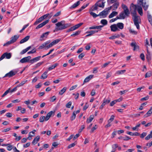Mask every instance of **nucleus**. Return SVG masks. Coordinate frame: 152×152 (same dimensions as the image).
Segmentation results:
<instances>
[{"label":"nucleus","mask_w":152,"mask_h":152,"mask_svg":"<svg viewBox=\"0 0 152 152\" xmlns=\"http://www.w3.org/2000/svg\"><path fill=\"white\" fill-rule=\"evenodd\" d=\"M138 6L134 5L133 3L131 4L130 6V11L132 16L133 17V21L134 25L136 26L138 29H140V26L139 24V18L137 15L136 10L138 8Z\"/></svg>","instance_id":"1"},{"label":"nucleus","mask_w":152,"mask_h":152,"mask_svg":"<svg viewBox=\"0 0 152 152\" xmlns=\"http://www.w3.org/2000/svg\"><path fill=\"white\" fill-rule=\"evenodd\" d=\"M56 29L57 30H62L71 26L70 23L64 24V21H61L56 24Z\"/></svg>","instance_id":"2"},{"label":"nucleus","mask_w":152,"mask_h":152,"mask_svg":"<svg viewBox=\"0 0 152 152\" xmlns=\"http://www.w3.org/2000/svg\"><path fill=\"white\" fill-rule=\"evenodd\" d=\"M110 10H108V8L105 9L102 12H100L99 14V16H102V18H104L106 17L108 14V11Z\"/></svg>","instance_id":"3"},{"label":"nucleus","mask_w":152,"mask_h":152,"mask_svg":"<svg viewBox=\"0 0 152 152\" xmlns=\"http://www.w3.org/2000/svg\"><path fill=\"white\" fill-rule=\"evenodd\" d=\"M11 57V54L10 53H7V52L4 53L0 58V61L6 57L7 59H10Z\"/></svg>","instance_id":"4"},{"label":"nucleus","mask_w":152,"mask_h":152,"mask_svg":"<svg viewBox=\"0 0 152 152\" xmlns=\"http://www.w3.org/2000/svg\"><path fill=\"white\" fill-rule=\"evenodd\" d=\"M119 5V3L118 2H116L112 6L108 7V10H110L111 9H112L113 10H115L117 9Z\"/></svg>","instance_id":"5"},{"label":"nucleus","mask_w":152,"mask_h":152,"mask_svg":"<svg viewBox=\"0 0 152 152\" xmlns=\"http://www.w3.org/2000/svg\"><path fill=\"white\" fill-rule=\"evenodd\" d=\"M31 58V57L30 56H28L27 57H25L21 59L20 60V62L22 63L27 62H29V61Z\"/></svg>","instance_id":"6"},{"label":"nucleus","mask_w":152,"mask_h":152,"mask_svg":"<svg viewBox=\"0 0 152 152\" xmlns=\"http://www.w3.org/2000/svg\"><path fill=\"white\" fill-rule=\"evenodd\" d=\"M49 33L50 32L48 31L43 33L40 37L39 39L41 41H42L45 40V39H46L47 38Z\"/></svg>","instance_id":"7"},{"label":"nucleus","mask_w":152,"mask_h":152,"mask_svg":"<svg viewBox=\"0 0 152 152\" xmlns=\"http://www.w3.org/2000/svg\"><path fill=\"white\" fill-rule=\"evenodd\" d=\"M16 73V72H14L13 70H11L9 73L6 74L4 77H11L14 76Z\"/></svg>","instance_id":"8"},{"label":"nucleus","mask_w":152,"mask_h":152,"mask_svg":"<svg viewBox=\"0 0 152 152\" xmlns=\"http://www.w3.org/2000/svg\"><path fill=\"white\" fill-rule=\"evenodd\" d=\"M130 45L132 47H133V50H138L139 49V46L135 42H132L131 44Z\"/></svg>","instance_id":"9"},{"label":"nucleus","mask_w":152,"mask_h":152,"mask_svg":"<svg viewBox=\"0 0 152 152\" xmlns=\"http://www.w3.org/2000/svg\"><path fill=\"white\" fill-rule=\"evenodd\" d=\"M49 21V20H47L45 21H44L42 23L38 25L36 27V29H38L40 28H41L47 24Z\"/></svg>","instance_id":"10"},{"label":"nucleus","mask_w":152,"mask_h":152,"mask_svg":"<svg viewBox=\"0 0 152 152\" xmlns=\"http://www.w3.org/2000/svg\"><path fill=\"white\" fill-rule=\"evenodd\" d=\"M103 27V26H92L90 27L89 28V29H99V30H101L102 29V28Z\"/></svg>","instance_id":"11"},{"label":"nucleus","mask_w":152,"mask_h":152,"mask_svg":"<svg viewBox=\"0 0 152 152\" xmlns=\"http://www.w3.org/2000/svg\"><path fill=\"white\" fill-rule=\"evenodd\" d=\"M111 30L112 31L115 32L117 31H119L116 24H114L110 26Z\"/></svg>","instance_id":"12"},{"label":"nucleus","mask_w":152,"mask_h":152,"mask_svg":"<svg viewBox=\"0 0 152 152\" xmlns=\"http://www.w3.org/2000/svg\"><path fill=\"white\" fill-rule=\"evenodd\" d=\"M41 57V56H39L32 58V59L30 60L29 62L31 63V64H32L34 62L39 60Z\"/></svg>","instance_id":"13"},{"label":"nucleus","mask_w":152,"mask_h":152,"mask_svg":"<svg viewBox=\"0 0 152 152\" xmlns=\"http://www.w3.org/2000/svg\"><path fill=\"white\" fill-rule=\"evenodd\" d=\"M94 77V75H90L87 77L85 78L83 81V84L86 83L88 82L91 78Z\"/></svg>","instance_id":"14"},{"label":"nucleus","mask_w":152,"mask_h":152,"mask_svg":"<svg viewBox=\"0 0 152 152\" xmlns=\"http://www.w3.org/2000/svg\"><path fill=\"white\" fill-rule=\"evenodd\" d=\"M19 37V36L18 35H14L11 37V41L13 43L16 41Z\"/></svg>","instance_id":"15"},{"label":"nucleus","mask_w":152,"mask_h":152,"mask_svg":"<svg viewBox=\"0 0 152 152\" xmlns=\"http://www.w3.org/2000/svg\"><path fill=\"white\" fill-rule=\"evenodd\" d=\"M29 36H26L25 38L22 39L20 42V44L23 43L26 41H27L30 38Z\"/></svg>","instance_id":"16"},{"label":"nucleus","mask_w":152,"mask_h":152,"mask_svg":"<svg viewBox=\"0 0 152 152\" xmlns=\"http://www.w3.org/2000/svg\"><path fill=\"white\" fill-rule=\"evenodd\" d=\"M80 1H77L76 3H75L74 4H73L72 6H71L70 7V9H73L77 7L79 4H80Z\"/></svg>","instance_id":"17"},{"label":"nucleus","mask_w":152,"mask_h":152,"mask_svg":"<svg viewBox=\"0 0 152 152\" xmlns=\"http://www.w3.org/2000/svg\"><path fill=\"white\" fill-rule=\"evenodd\" d=\"M48 71H46L41 75L40 78L41 79H44L48 77L47 73Z\"/></svg>","instance_id":"18"},{"label":"nucleus","mask_w":152,"mask_h":152,"mask_svg":"<svg viewBox=\"0 0 152 152\" xmlns=\"http://www.w3.org/2000/svg\"><path fill=\"white\" fill-rule=\"evenodd\" d=\"M98 5H97V3H96L95 4L93 5L92 7L90 9L89 11L90 12V11H93L95 10H96L98 9Z\"/></svg>","instance_id":"19"},{"label":"nucleus","mask_w":152,"mask_h":152,"mask_svg":"<svg viewBox=\"0 0 152 152\" xmlns=\"http://www.w3.org/2000/svg\"><path fill=\"white\" fill-rule=\"evenodd\" d=\"M40 139V137L39 136H37L34 138L32 142V143L34 145H35L37 142L39 141Z\"/></svg>","instance_id":"20"},{"label":"nucleus","mask_w":152,"mask_h":152,"mask_svg":"<svg viewBox=\"0 0 152 152\" xmlns=\"http://www.w3.org/2000/svg\"><path fill=\"white\" fill-rule=\"evenodd\" d=\"M138 8L137 9V11L138 13L142 16L143 15L142 9V7L140 6H138Z\"/></svg>","instance_id":"21"},{"label":"nucleus","mask_w":152,"mask_h":152,"mask_svg":"<svg viewBox=\"0 0 152 152\" xmlns=\"http://www.w3.org/2000/svg\"><path fill=\"white\" fill-rule=\"evenodd\" d=\"M147 16L148 21L151 24L152 26V16L149 14L148 11L147 12Z\"/></svg>","instance_id":"22"},{"label":"nucleus","mask_w":152,"mask_h":152,"mask_svg":"<svg viewBox=\"0 0 152 152\" xmlns=\"http://www.w3.org/2000/svg\"><path fill=\"white\" fill-rule=\"evenodd\" d=\"M152 113V107H151L150 109L147 112V113L144 115V116L145 117H147L150 116Z\"/></svg>","instance_id":"23"},{"label":"nucleus","mask_w":152,"mask_h":152,"mask_svg":"<svg viewBox=\"0 0 152 152\" xmlns=\"http://www.w3.org/2000/svg\"><path fill=\"white\" fill-rule=\"evenodd\" d=\"M117 28L121 29H122L124 27V24L122 23H118L116 24Z\"/></svg>","instance_id":"24"},{"label":"nucleus","mask_w":152,"mask_h":152,"mask_svg":"<svg viewBox=\"0 0 152 152\" xmlns=\"http://www.w3.org/2000/svg\"><path fill=\"white\" fill-rule=\"evenodd\" d=\"M94 118V115H91L90 116L89 118H88L87 119L86 122L87 123H89L91 122L92 120Z\"/></svg>","instance_id":"25"},{"label":"nucleus","mask_w":152,"mask_h":152,"mask_svg":"<svg viewBox=\"0 0 152 152\" xmlns=\"http://www.w3.org/2000/svg\"><path fill=\"white\" fill-rule=\"evenodd\" d=\"M118 13L115 11L113 12L109 16V18H113L114 16L117 15Z\"/></svg>","instance_id":"26"},{"label":"nucleus","mask_w":152,"mask_h":152,"mask_svg":"<svg viewBox=\"0 0 152 152\" xmlns=\"http://www.w3.org/2000/svg\"><path fill=\"white\" fill-rule=\"evenodd\" d=\"M120 37V35L119 34H115V35H113L110 37L109 39H113L115 38H118Z\"/></svg>","instance_id":"27"},{"label":"nucleus","mask_w":152,"mask_h":152,"mask_svg":"<svg viewBox=\"0 0 152 152\" xmlns=\"http://www.w3.org/2000/svg\"><path fill=\"white\" fill-rule=\"evenodd\" d=\"M43 20L42 19V18L41 17L40 18H39L34 23V25H37L38 24V23L41 22Z\"/></svg>","instance_id":"28"},{"label":"nucleus","mask_w":152,"mask_h":152,"mask_svg":"<svg viewBox=\"0 0 152 152\" xmlns=\"http://www.w3.org/2000/svg\"><path fill=\"white\" fill-rule=\"evenodd\" d=\"M143 7L144 10L146 11L147 10L148 7V5L147 4L146 2H144L142 5Z\"/></svg>","instance_id":"29"},{"label":"nucleus","mask_w":152,"mask_h":152,"mask_svg":"<svg viewBox=\"0 0 152 152\" xmlns=\"http://www.w3.org/2000/svg\"><path fill=\"white\" fill-rule=\"evenodd\" d=\"M66 88L64 87L59 92L60 95H62L66 91Z\"/></svg>","instance_id":"30"},{"label":"nucleus","mask_w":152,"mask_h":152,"mask_svg":"<svg viewBox=\"0 0 152 152\" xmlns=\"http://www.w3.org/2000/svg\"><path fill=\"white\" fill-rule=\"evenodd\" d=\"M123 12H124L126 16L127 17L129 16L130 12L128 8L124 9Z\"/></svg>","instance_id":"31"},{"label":"nucleus","mask_w":152,"mask_h":152,"mask_svg":"<svg viewBox=\"0 0 152 152\" xmlns=\"http://www.w3.org/2000/svg\"><path fill=\"white\" fill-rule=\"evenodd\" d=\"M61 41L60 39H58L55 40H54L51 43L53 44V46L56 45V44L58 43Z\"/></svg>","instance_id":"32"},{"label":"nucleus","mask_w":152,"mask_h":152,"mask_svg":"<svg viewBox=\"0 0 152 152\" xmlns=\"http://www.w3.org/2000/svg\"><path fill=\"white\" fill-rule=\"evenodd\" d=\"M83 24V23H80L72 26L74 30L77 29Z\"/></svg>","instance_id":"33"},{"label":"nucleus","mask_w":152,"mask_h":152,"mask_svg":"<svg viewBox=\"0 0 152 152\" xmlns=\"http://www.w3.org/2000/svg\"><path fill=\"white\" fill-rule=\"evenodd\" d=\"M58 65V64L57 63H56L54 65H53L49 67L48 68V70L49 71H50L53 69L54 68H55L56 66H57Z\"/></svg>","instance_id":"34"},{"label":"nucleus","mask_w":152,"mask_h":152,"mask_svg":"<svg viewBox=\"0 0 152 152\" xmlns=\"http://www.w3.org/2000/svg\"><path fill=\"white\" fill-rule=\"evenodd\" d=\"M152 138V130L150 132V134L147 136L145 138L146 140H148Z\"/></svg>","instance_id":"35"},{"label":"nucleus","mask_w":152,"mask_h":152,"mask_svg":"<svg viewBox=\"0 0 152 152\" xmlns=\"http://www.w3.org/2000/svg\"><path fill=\"white\" fill-rule=\"evenodd\" d=\"M99 2L100 1H98L96 2V3H97V5H98V6L100 7L104 8V7L105 2L103 1L102 2V4H101L99 3Z\"/></svg>","instance_id":"36"},{"label":"nucleus","mask_w":152,"mask_h":152,"mask_svg":"<svg viewBox=\"0 0 152 152\" xmlns=\"http://www.w3.org/2000/svg\"><path fill=\"white\" fill-rule=\"evenodd\" d=\"M119 16L121 18V19H124L126 16L123 12H121L120 13Z\"/></svg>","instance_id":"37"},{"label":"nucleus","mask_w":152,"mask_h":152,"mask_svg":"<svg viewBox=\"0 0 152 152\" xmlns=\"http://www.w3.org/2000/svg\"><path fill=\"white\" fill-rule=\"evenodd\" d=\"M86 33H88V34L86 36V37H89L91 36L92 34H94V32L93 31H91L86 32Z\"/></svg>","instance_id":"38"},{"label":"nucleus","mask_w":152,"mask_h":152,"mask_svg":"<svg viewBox=\"0 0 152 152\" xmlns=\"http://www.w3.org/2000/svg\"><path fill=\"white\" fill-rule=\"evenodd\" d=\"M126 71L125 70H121L118 71L116 72V74L118 75L122 74L125 72Z\"/></svg>","instance_id":"39"},{"label":"nucleus","mask_w":152,"mask_h":152,"mask_svg":"<svg viewBox=\"0 0 152 152\" xmlns=\"http://www.w3.org/2000/svg\"><path fill=\"white\" fill-rule=\"evenodd\" d=\"M76 114L75 113V112H74L73 113L72 116L70 118V120L71 121H73L74 120L76 117Z\"/></svg>","instance_id":"40"},{"label":"nucleus","mask_w":152,"mask_h":152,"mask_svg":"<svg viewBox=\"0 0 152 152\" xmlns=\"http://www.w3.org/2000/svg\"><path fill=\"white\" fill-rule=\"evenodd\" d=\"M151 71H149L146 73L145 75V78L149 77L151 76Z\"/></svg>","instance_id":"41"},{"label":"nucleus","mask_w":152,"mask_h":152,"mask_svg":"<svg viewBox=\"0 0 152 152\" xmlns=\"http://www.w3.org/2000/svg\"><path fill=\"white\" fill-rule=\"evenodd\" d=\"M80 33V31H76L74 34H73L71 35V36L75 37L78 34Z\"/></svg>","instance_id":"42"},{"label":"nucleus","mask_w":152,"mask_h":152,"mask_svg":"<svg viewBox=\"0 0 152 152\" xmlns=\"http://www.w3.org/2000/svg\"><path fill=\"white\" fill-rule=\"evenodd\" d=\"M103 25H106L107 23V20L105 19H102L100 22Z\"/></svg>","instance_id":"43"},{"label":"nucleus","mask_w":152,"mask_h":152,"mask_svg":"<svg viewBox=\"0 0 152 152\" xmlns=\"http://www.w3.org/2000/svg\"><path fill=\"white\" fill-rule=\"evenodd\" d=\"M27 80L23 81L19 85H17V87H20L21 86H23L27 82Z\"/></svg>","instance_id":"44"},{"label":"nucleus","mask_w":152,"mask_h":152,"mask_svg":"<svg viewBox=\"0 0 152 152\" xmlns=\"http://www.w3.org/2000/svg\"><path fill=\"white\" fill-rule=\"evenodd\" d=\"M117 0H107V3L109 5L116 2Z\"/></svg>","instance_id":"45"},{"label":"nucleus","mask_w":152,"mask_h":152,"mask_svg":"<svg viewBox=\"0 0 152 152\" xmlns=\"http://www.w3.org/2000/svg\"><path fill=\"white\" fill-rule=\"evenodd\" d=\"M10 88H9L2 95L1 97H3L4 96H6L9 92H10Z\"/></svg>","instance_id":"46"},{"label":"nucleus","mask_w":152,"mask_h":152,"mask_svg":"<svg viewBox=\"0 0 152 152\" xmlns=\"http://www.w3.org/2000/svg\"><path fill=\"white\" fill-rule=\"evenodd\" d=\"M90 14L91 15H92L94 18H96V17L99 16V15H96L95 13L92 12H90Z\"/></svg>","instance_id":"47"},{"label":"nucleus","mask_w":152,"mask_h":152,"mask_svg":"<svg viewBox=\"0 0 152 152\" xmlns=\"http://www.w3.org/2000/svg\"><path fill=\"white\" fill-rule=\"evenodd\" d=\"M53 46V44L51 43H50L49 45H46L45 47V50H47L50 48L52 47Z\"/></svg>","instance_id":"48"},{"label":"nucleus","mask_w":152,"mask_h":152,"mask_svg":"<svg viewBox=\"0 0 152 152\" xmlns=\"http://www.w3.org/2000/svg\"><path fill=\"white\" fill-rule=\"evenodd\" d=\"M105 102L104 104H108L110 102V99H106L105 98L104 99L103 102Z\"/></svg>","instance_id":"49"},{"label":"nucleus","mask_w":152,"mask_h":152,"mask_svg":"<svg viewBox=\"0 0 152 152\" xmlns=\"http://www.w3.org/2000/svg\"><path fill=\"white\" fill-rule=\"evenodd\" d=\"M72 103L71 102H69L66 105V108H70L72 105Z\"/></svg>","instance_id":"50"},{"label":"nucleus","mask_w":152,"mask_h":152,"mask_svg":"<svg viewBox=\"0 0 152 152\" xmlns=\"http://www.w3.org/2000/svg\"><path fill=\"white\" fill-rule=\"evenodd\" d=\"M14 147L13 145H8L7 147V149L8 151H11L12 149Z\"/></svg>","instance_id":"51"},{"label":"nucleus","mask_w":152,"mask_h":152,"mask_svg":"<svg viewBox=\"0 0 152 152\" xmlns=\"http://www.w3.org/2000/svg\"><path fill=\"white\" fill-rule=\"evenodd\" d=\"M36 50L35 48L33 49L32 50L28 52L27 53V54H30L31 53H34L36 52Z\"/></svg>","instance_id":"52"},{"label":"nucleus","mask_w":152,"mask_h":152,"mask_svg":"<svg viewBox=\"0 0 152 152\" xmlns=\"http://www.w3.org/2000/svg\"><path fill=\"white\" fill-rule=\"evenodd\" d=\"M85 55V53H82L79 55L78 58L80 59H81Z\"/></svg>","instance_id":"53"},{"label":"nucleus","mask_w":152,"mask_h":152,"mask_svg":"<svg viewBox=\"0 0 152 152\" xmlns=\"http://www.w3.org/2000/svg\"><path fill=\"white\" fill-rule=\"evenodd\" d=\"M12 44V42L11 41V40H10L9 41L7 42L6 43H5L4 45L3 46H7L8 45Z\"/></svg>","instance_id":"54"},{"label":"nucleus","mask_w":152,"mask_h":152,"mask_svg":"<svg viewBox=\"0 0 152 152\" xmlns=\"http://www.w3.org/2000/svg\"><path fill=\"white\" fill-rule=\"evenodd\" d=\"M129 32L130 33H132L136 35V34H137V32H136V31H134L132 29H129Z\"/></svg>","instance_id":"55"},{"label":"nucleus","mask_w":152,"mask_h":152,"mask_svg":"<svg viewBox=\"0 0 152 152\" xmlns=\"http://www.w3.org/2000/svg\"><path fill=\"white\" fill-rule=\"evenodd\" d=\"M115 116L114 115H112L110 117V118L107 121V122H111L114 119Z\"/></svg>","instance_id":"56"},{"label":"nucleus","mask_w":152,"mask_h":152,"mask_svg":"<svg viewBox=\"0 0 152 152\" xmlns=\"http://www.w3.org/2000/svg\"><path fill=\"white\" fill-rule=\"evenodd\" d=\"M131 138L129 136H125V137H124L123 140L125 141H127L129 140Z\"/></svg>","instance_id":"57"},{"label":"nucleus","mask_w":152,"mask_h":152,"mask_svg":"<svg viewBox=\"0 0 152 152\" xmlns=\"http://www.w3.org/2000/svg\"><path fill=\"white\" fill-rule=\"evenodd\" d=\"M97 126L96 125H95V126L92 128L91 132H93L97 128Z\"/></svg>","instance_id":"58"},{"label":"nucleus","mask_w":152,"mask_h":152,"mask_svg":"<svg viewBox=\"0 0 152 152\" xmlns=\"http://www.w3.org/2000/svg\"><path fill=\"white\" fill-rule=\"evenodd\" d=\"M44 119H45V117L44 116H42L39 118V121L40 122H42L44 121Z\"/></svg>","instance_id":"59"},{"label":"nucleus","mask_w":152,"mask_h":152,"mask_svg":"<svg viewBox=\"0 0 152 152\" xmlns=\"http://www.w3.org/2000/svg\"><path fill=\"white\" fill-rule=\"evenodd\" d=\"M44 63V62L43 61H42L41 62H39L38 63H37L36 65H35V67L37 68L39 66H40V65H41L42 64Z\"/></svg>","instance_id":"60"},{"label":"nucleus","mask_w":152,"mask_h":152,"mask_svg":"<svg viewBox=\"0 0 152 152\" xmlns=\"http://www.w3.org/2000/svg\"><path fill=\"white\" fill-rule=\"evenodd\" d=\"M147 135V133L146 132H143L140 135V137L141 138H143Z\"/></svg>","instance_id":"61"},{"label":"nucleus","mask_w":152,"mask_h":152,"mask_svg":"<svg viewBox=\"0 0 152 152\" xmlns=\"http://www.w3.org/2000/svg\"><path fill=\"white\" fill-rule=\"evenodd\" d=\"M76 144L75 143H72L71 144H70V145H69L68 147H67V148L68 149H69V148H71L72 147H74L75 145Z\"/></svg>","instance_id":"62"},{"label":"nucleus","mask_w":152,"mask_h":152,"mask_svg":"<svg viewBox=\"0 0 152 152\" xmlns=\"http://www.w3.org/2000/svg\"><path fill=\"white\" fill-rule=\"evenodd\" d=\"M77 86V85H76L74 86H73L71 87H70V88L69 89L70 91H72L73 90L75 89Z\"/></svg>","instance_id":"63"},{"label":"nucleus","mask_w":152,"mask_h":152,"mask_svg":"<svg viewBox=\"0 0 152 152\" xmlns=\"http://www.w3.org/2000/svg\"><path fill=\"white\" fill-rule=\"evenodd\" d=\"M140 58H141V59L142 61H144L145 60V56L143 53L141 54L140 55Z\"/></svg>","instance_id":"64"}]
</instances>
